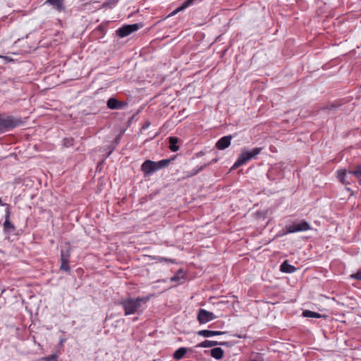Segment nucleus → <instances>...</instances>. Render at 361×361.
Wrapping results in <instances>:
<instances>
[{"instance_id":"21","label":"nucleus","mask_w":361,"mask_h":361,"mask_svg":"<svg viewBox=\"0 0 361 361\" xmlns=\"http://www.w3.org/2000/svg\"><path fill=\"white\" fill-rule=\"evenodd\" d=\"M183 272L182 270H180L177 274L176 275L173 276V277H171V281L172 282H175V283H181L183 281Z\"/></svg>"},{"instance_id":"18","label":"nucleus","mask_w":361,"mask_h":361,"mask_svg":"<svg viewBox=\"0 0 361 361\" xmlns=\"http://www.w3.org/2000/svg\"><path fill=\"white\" fill-rule=\"evenodd\" d=\"M196 0H186L182 4L181 6H180L179 7H178L176 10H174L172 13H171V15H175L177 13H178L179 11H183L184 10L185 8H186L187 7L190 6V5L193 4L194 2Z\"/></svg>"},{"instance_id":"1","label":"nucleus","mask_w":361,"mask_h":361,"mask_svg":"<svg viewBox=\"0 0 361 361\" xmlns=\"http://www.w3.org/2000/svg\"><path fill=\"white\" fill-rule=\"evenodd\" d=\"M149 298V296H145L123 300L121 302V305L125 310V315L141 314L145 310Z\"/></svg>"},{"instance_id":"5","label":"nucleus","mask_w":361,"mask_h":361,"mask_svg":"<svg viewBox=\"0 0 361 361\" xmlns=\"http://www.w3.org/2000/svg\"><path fill=\"white\" fill-rule=\"evenodd\" d=\"M143 27L142 23H135L130 25H124L122 27H119L116 31V35L123 38L128 36L131 33L137 31L140 28Z\"/></svg>"},{"instance_id":"32","label":"nucleus","mask_w":361,"mask_h":361,"mask_svg":"<svg viewBox=\"0 0 361 361\" xmlns=\"http://www.w3.org/2000/svg\"><path fill=\"white\" fill-rule=\"evenodd\" d=\"M159 262H162V261H170V262H172L171 259H166V258H164V257H159Z\"/></svg>"},{"instance_id":"29","label":"nucleus","mask_w":361,"mask_h":361,"mask_svg":"<svg viewBox=\"0 0 361 361\" xmlns=\"http://www.w3.org/2000/svg\"><path fill=\"white\" fill-rule=\"evenodd\" d=\"M6 214H5V219H10V210L8 204H6Z\"/></svg>"},{"instance_id":"8","label":"nucleus","mask_w":361,"mask_h":361,"mask_svg":"<svg viewBox=\"0 0 361 361\" xmlns=\"http://www.w3.org/2000/svg\"><path fill=\"white\" fill-rule=\"evenodd\" d=\"M232 140V135H226L220 138L216 143V147L218 149L223 150L227 148Z\"/></svg>"},{"instance_id":"7","label":"nucleus","mask_w":361,"mask_h":361,"mask_svg":"<svg viewBox=\"0 0 361 361\" xmlns=\"http://www.w3.org/2000/svg\"><path fill=\"white\" fill-rule=\"evenodd\" d=\"M128 105V102L118 100L116 97H111L106 102L107 107L111 110H124Z\"/></svg>"},{"instance_id":"38","label":"nucleus","mask_w":361,"mask_h":361,"mask_svg":"<svg viewBox=\"0 0 361 361\" xmlns=\"http://www.w3.org/2000/svg\"><path fill=\"white\" fill-rule=\"evenodd\" d=\"M235 336H236V337H238V338H243V336H240V335H235Z\"/></svg>"},{"instance_id":"36","label":"nucleus","mask_w":361,"mask_h":361,"mask_svg":"<svg viewBox=\"0 0 361 361\" xmlns=\"http://www.w3.org/2000/svg\"><path fill=\"white\" fill-rule=\"evenodd\" d=\"M198 334L200 335V336H203V334H204L203 330L199 331H198Z\"/></svg>"},{"instance_id":"26","label":"nucleus","mask_w":361,"mask_h":361,"mask_svg":"<svg viewBox=\"0 0 361 361\" xmlns=\"http://www.w3.org/2000/svg\"><path fill=\"white\" fill-rule=\"evenodd\" d=\"M350 277L353 279L361 281V269L358 270L355 274H352Z\"/></svg>"},{"instance_id":"24","label":"nucleus","mask_w":361,"mask_h":361,"mask_svg":"<svg viewBox=\"0 0 361 361\" xmlns=\"http://www.w3.org/2000/svg\"><path fill=\"white\" fill-rule=\"evenodd\" d=\"M219 345V341L204 340V348H210Z\"/></svg>"},{"instance_id":"2","label":"nucleus","mask_w":361,"mask_h":361,"mask_svg":"<svg viewBox=\"0 0 361 361\" xmlns=\"http://www.w3.org/2000/svg\"><path fill=\"white\" fill-rule=\"evenodd\" d=\"M170 163L169 159H162L159 161H153L151 160H146L142 164V171L146 176H149L154 172L160 170L169 165Z\"/></svg>"},{"instance_id":"27","label":"nucleus","mask_w":361,"mask_h":361,"mask_svg":"<svg viewBox=\"0 0 361 361\" xmlns=\"http://www.w3.org/2000/svg\"><path fill=\"white\" fill-rule=\"evenodd\" d=\"M197 318L201 324L203 323V309H200Z\"/></svg>"},{"instance_id":"33","label":"nucleus","mask_w":361,"mask_h":361,"mask_svg":"<svg viewBox=\"0 0 361 361\" xmlns=\"http://www.w3.org/2000/svg\"><path fill=\"white\" fill-rule=\"evenodd\" d=\"M201 170V169H199L197 171H195L192 173V176L193 175H196Z\"/></svg>"},{"instance_id":"14","label":"nucleus","mask_w":361,"mask_h":361,"mask_svg":"<svg viewBox=\"0 0 361 361\" xmlns=\"http://www.w3.org/2000/svg\"><path fill=\"white\" fill-rule=\"evenodd\" d=\"M192 349H188V348H184V347L180 348L178 350H176L175 351V353H173V357L176 360H179L181 358H183L188 352L192 351Z\"/></svg>"},{"instance_id":"30","label":"nucleus","mask_w":361,"mask_h":361,"mask_svg":"<svg viewBox=\"0 0 361 361\" xmlns=\"http://www.w3.org/2000/svg\"><path fill=\"white\" fill-rule=\"evenodd\" d=\"M232 345H233V343L231 342H219V345H226V346L230 347Z\"/></svg>"},{"instance_id":"3","label":"nucleus","mask_w":361,"mask_h":361,"mask_svg":"<svg viewBox=\"0 0 361 361\" xmlns=\"http://www.w3.org/2000/svg\"><path fill=\"white\" fill-rule=\"evenodd\" d=\"M262 150V147H255L251 151L243 149L239 155L238 159L234 163L233 168L237 169L242 165L246 164L248 161L255 157Z\"/></svg>"},{"instance_id":"17","label":"nucleus","mask_w":361,"mask_h":361,"mask_svg":"<svg viewBox=\"0 0 361 361\" xmlns=\"http://www.w3.org/2000/svg\"><path fill=\"white\" fill-rule=\"evenodd\" d=\"M169 149L172 152H177L179 149V147L178 145V139L175 137H169Z\"/></svg>"},{"instance_id":"19","label":"nucleus","mask_w":361,"mask_h":361,"mask_svg":"<svg viewBox=\"0 0 361 361\" xmlns=\"http://www.w3.org/2000/svg\"><path fill=\"white\" fill-rule=\"evenodd\" d=\"M302 315L304 317H309V318H322V317H325L319 313L312 312V311L308 310H304L302 313Z\"/></svg>"},{"instance_id":"13","label":"nucleus","mask_w":361,"mask_h":361,"mask_svg":"<svg viewBox=\"0 0 361 361\" xmlns=\"http://www.w3.org/2000/svg\"><path fill=\"white\" fill-rule=\"evenodd\" d=\"M342 106L340 100L334 101L331 103L327 104L319 109L321 111H336L338 108Z\"/></svg>"},{"instance_id":"23","label":"nucleus","mask_w":361,"mask_h":361,"mask_svg":"<svg viewBox=\"0 0 361 361\" xmlns=\"http://www.w3.org/2000/svg\"><path fill=\"white\" fill-rule=\"evenodd\" d=\"M215 317V315L212 312L204 310V323L212 321Z\"/></svg>"},{"instance_id":"10","label":"nucleus","mask_w":361,"mask_h":361,"mask_svg":"<svg viewBox=\"0 0 361 361\" xmlns=\"http://www.w3.org/2000/svg\"><path fill=\"white\" fill-rule=\"evenodd\" d=\"M348 171L345 169L338 170L336 172L337 178L343 185H350V180L348 176Z\"/></svg>"},{"instance_id":"6","label":"nucleus","mask_w":361,"mask_h":361,"mask_svg":"<svg viewBox=\"0 0 361 361\" xmlns=\"http://www.w3.org/2000/svg\"><path fill=\"white\" fill-rule=\"evenodd\" d=\"M311 229V226L308 222L305 220L300 222H295L291 225L286 226V233H293L296 232L306 231Z\"/></svg>"},{"instance_id":"11","label":"nucleus","mask_w":361,"mask_h":361,"mask_svg":"<svg viewBox=\"0 0 361 361\" xmlns=\"http://www.w3.org/2000/svg\"><path fill=\"white\" fill-rule=\"evenodd\" d=\"M224 350L220 347H216L210 350H204V354L209 355L216 360H220L224 356Z\"/></svg>"},{"instance_id":"25","label":"nucleus","mask_w":361,"mask_h":361,"mask_svg":"<svg viewBox=\"0 0 361 361\" xmlns=\"http://www.w3.org/2000/svg\"><path fill=\"white\" fill-rule=\"evenodd\" d=\"M73 140L72 138H66L63 140V145L66 147H70L73 145Z\"/></svg>"},{"instance_id":"4","label":"nucleus","mask_w":361,"mask_h":361,"mask_svg":"<svg viewBox=\"0 0 361 361\" xmlns=\"http://www.w3.org/2000/svg\"><path fill=\"white\" fill-rule=\"evenodd\" d=\"M23 123V122L22 121L16 118L13 116H8L4 118L2 114H0V133L16 126H19L22 125Z\"/></svg>"},{"instance_id":"16","label":"nucleus","mask_w":361,"mask_h":361,"mask_svg":"<svg viewBox=\"0 0 361 361\" xmlns=\"http://www.w3.org/2000/svg\"><path fill=\"white\" fill-rule=\"evenodd\" d=\"M348 173L353 175L357 178L360 183L361 182V165L354 166L352 169L348 171Z\"/></svg>"},{"instance_id":"39","label":"nucleus","mask_w":361,"mask_h":361,"mask_svg":"<svg viewBox=\"0 0 361 361\" xmlns=\"http://www.w3.org/2000/svg\"><path fill=\"white\" fill-rule=\"evenodd\" d=\"M98 29L102 30V26H99Z\"/></svg>"},{"instance_id":"31","label":"nucleus","mask_w":361,"mask_h":361,"mask_svg":"<svg viewBox=\"0 0 361 361\" xmlns=\"http://www.w3.org/2000/svg\"><path fill=\"white\" fill-rule=\"evenodd\" d=\"M150 123L149 122L145 123V124L142 126V129H147L149 127Z\"/></svg>"},{"instance_id":"12","label":"nucleus","mask_w":361,"mask_h":361,"mask_svg":"<svg viewBox=\"0 0 361 361\" xmlns=\"http://www.w3.org/2000/svg\"><path fill=\"white\" fill-rule=\"evenodd\" d=\"M61 269L64 271H68L70 269L68 262H69V254L68 252H62L61 254Z\"/></svg>"},{"instance_id":"15","label":"nucleus","mask_w":361,"mask_h":361,"mask_svg":"<svg viewBox=\"0 0 361 361\" xmlns=\"http://www.w3.org/2000/svg\"><path fill=\"white\" fill-rule=\"evenodd\" d=\"M296 270V268L288 263L287 261H284L280 266V271L284 273H293Z\"/></svg>"},{"instance_id":"22","label":"nucleus","mask_w":361,"mask_h":361,"mask_svg":"<svg viewBox=\"0 0 361 361\" xmlns=\"http://www.w3.org/2000/svg\"><path fill=\"white\" fill-rule=\"evenodd\" d=\"M225 332L220 331H212V330H205L204 329V338H208L214 336H219L224 334Z\"/></svg>"},{"instance_id":"20","label":"nucleus","mask_w":361,"mask_h":361,"mask_svg":"<svg viewBox=\"0 0 361 361\" xmlns=\"http://www.w3.org/2000/svg\"><path fill=\"white\" fill-rule=\"evenodd\" d=\"M15 230L14 225L11 222L10 219H5L4 223V231L5 233H10Z\"/></svg>"},{"instance_id":"37","label":"nucleus","mask_w":361,"mask_h":361,"mask_svg":"<svg viewBox=\"0 0 361 361\" xmlns=\"http://www.w3.org/2000/svg\"><path fill=\"white\" fill-rule=\"evenodd\" d=\"M6 204H4L1 201V198H0V206H6Z\"/></svg>"},{"instance_id":"9","label":"nucleus","mask_w":361,"mask_h":361,"mask_svg":"<svg viewBox=\"0 0 361 361\" xmlns=\"http://www.w3.org/2000/svg\"><path fill=\"white\" fill-rule=\"evenodd\" d=\"M44 4L51 6L59 12L65 11L66 7L64 6V0H46Z\"/></svg>"},{"instance_id":"35","label":"nucleus","mask_w":361,"mask_h":361,"mask_svg":"<svg viewBox=\"0 0 361 361\" xmlns=\"http://www.w3.org/2000/svg\"><path fill=\"white\" fill-rule=\"evenodd\" d=\"M198 347H203V343H200L197 345L195 346V348H198Z\"/></svg>"},{"instance_id":"34","label":"nucleus","mask_w":361,"mask_h":361,"mask_svg":"<svg viewBox=\"0 0 361 361\" xmlns=\"http://www.w3.org/2000/svg\"><path fill=\"white\" fill-rule=\"evenodd\" d=\"M64 342H65V339L61 338V339L60 340V345H62L63 344V343H64Z\"/></svg>"},{"instance_id":"28","label":"nucleus","mask_w":361,"mask_h":361,"mask_svg":"<svg viewBox=\"0 0 361 361\" xmlns=\"http://www.w3.org/2000/svg\"><path fill=\"white\" fill-rule=\"evenodd\" d=\"M57 356L55 355H51L48 357H46L44 358L45 361H52V360H56Z\"/></svg>"}]
</instances>
